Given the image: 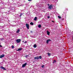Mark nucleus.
<instances>
[{
    "instance_id": "nucleus-1",
    "label": "nucleus",
    "mask_w": 73,
    "mask_h": 73,
    "mask_svg": "<svg viewBox=\"0 0 73 73\" xmlns=\"http://www.w3.org/2000/svg\"><path fill=\"white\" fill-rule=\"evenodd\" d=\"M48 9H53V5H50L48 7Z\"/></svg>"
},
{
    "instance_id": "nucleus-2",
    "label": "nucleus",
    "mask_w": 73,
    "mask_h": 73,
    "mask_svg": "<svg viewBox=\"0 0 73 73\" xmlns=\"http://www.w3.org/2000/svg\"><path fill=\"white\" fill-rule=\"evenodd\" d=\"M26 25L27 29H29V24L26 23Z\"/></svg>"
},
{
    "instance_id": "nucleus-3",
    "label": "nucleus",
    "mask_w": 73,
    "mask_h": 73,
    "mask_svg": "<svg viewBox=\"0 0 73 73\" xmlns=\"http://www.w3.org/2000/svg\"><path fill=\"white\" fill-rule=\"evenodd\" d=\"M20 41H21V39H18L16 40V42L17 43H19L20 42Z\"/></svg>"
},
{
    "instance_id": "nucleus-4",
    "label": "nucleus",
    "mask_w": 73,
    "mask_h": 73,
    "mask_svg": "<svg viewBox=\"0 0 73 73\" xmlns=\"http://www.w3.org/2000/svg\"><path fill=\"white\" fill-rule=\"evenodd\" d=\"M27 63H25L23 64L22 66V68H24V67H25V66L27 65Z\"/></svg>"
},
{
    "instance_id": "nucleus-5",
    "label": "nucleus",
    "mask_w": 73,
    "mask_h": 73,
    "mask_svg": "<svg viewBox=\"0 0 73 73\" xmlns=\"http://www.w3.org/2000/svg\"><path fill=\"white\" fill-rule=\"evenodd\" d=\"M52 41V40L50 39L46 41V43H47V44H48L49 43V41Z\"/></svg>"
},
{
    "instance_id": "nucleus-6",
    "label": "nucleus",
    "mask_w": 73,
    "mask_h": 73,
    "mask_svg": "<svg viewBox=\"0 0 73 73\" xmlns=\"http://www.w3.org/2000/svg\"><path fill=\"white\" fill-rule=\"evenodd\" d=\"M4 56H5V55L4 54L1 55L0 56V58H3V57H4Z\"/></svg>"
},
{
    "instance_id": "nucleus-7",
    "label": "nucleus",
    "mask_w": 73,
    "mask_h": 73,
    "mask_svg": "<svg viewBox=\"0 0 73 73\" xmlns=\"http://www.w3.org/2000/svg\"><path fill=\"white\" fill-rule=\"evenodd\" d=\"M47 34L48 35V36H49L50 35V32L49 31H47Z\"/></svg>"
},
{
    "instance_id": "nucleus-8",
    "label": "nucleus",
    "mask_w": 73,
    "mask_h": 73,
    "mask_svg": "<svg viewBox=\"0 0 73 73\" xmlns=\"http://www.w3.org/2000/svg\"><path fill=\"white\" fill-rule=\"evenodd\" d=\"M1 69H3V70H6V69L3 66H1Z\"/></svg>"
},
{
    "instance_id": "nucleus-9",
    "label": "nucleus",
    "mask_w": 73,
    "mask_h": 73,
    "mask_svg": "<svg viewBox=\"0 0 73 73\" xmlns=\"http://www.w3.org/2000/svg\"><path fill=\"white\" fill-rule=\"evenodd\" d=\"M35 59H36V60H38L39 59V57L37 56L34 58Z\"/></svg>"
},
{
    "instance_id": "nucleus-10",
    "label": "nucleus",
    "mask_w": 73,
    "mask_h": 73,
    "mask_svg": "<svg viewBox=\"0 0 73 73\" xmlns=\"http://www.w3.org/2000/svg\"><path fill=\"white\" fill-rule=\"evenodd\" d=\"M22 50V48H21L18 49L17 50V51H20V50Z\"/></svg>"
},
{
    "instance_id": "nucleus-11",
    "label": "nucleus",
    "mask_w": 73,
    "mask_h": 73,
    "mask_svg": "<svg viewBox=\"0 0 73 73\" xmlns=\"http://www.w3.org/2000/svg\"><path fill=\"white\" fill-rule=\"evenodd\" d=\"M33 47L34 48H36V47H37V45H36V44H35L33 45Z\"/></svg>"
},
{
    "instance_id": "nucleus-12",
    "label": "nucleus",
    "mask_w": 73,
    "mask_h": 73,
    "mask_svg": "<svg viewBox=\"0 0 73 73\" xmlns=\"http://www.w3.org/2000/svg\"><path fill=\"white\" fill-rule=\"evenodd\" d=\"M37 17H35L34 18V20H35V21H36V20H37Z\"/></svg>"
},
{
    "instance_id": "nucleus-13",
    "label": "nucleus",
    "mask_w": 73,
    "mask_h": 73,
    "mask_svg": "<svg viewBox=\"0 0 73 73\" xmlns=\"http://www.w3.org/2000/svg\"><path fill=\"white\" fill-rule=\"evenodd\" d=\"M47 54H48V56H50V54H51L49 53V52H48L47 53Z\"/></svg>"
},
{
    "instance_id": "nucleus-14",
    "label": "nucleus",
    "mask_w": 73,
    "mask_h": 73,
    "mask_svg": "<svg viewBox=\"0 0 73 73\" xmlns=\"http://www.w3.org/2000/svg\"><path fill=\"white\" fill-rule=\"evenodd\" d=\"M19 32H20V30L19 29L17 31V33H19Z\"/></svg>"
},
{
    "instance_id": "nucleus-15",
    "label": "nucleus",
    "mask_w": 73,
    "mask_h": 73,
    "mask_svg": "<svg viewBox=\"0 0 73 73\" xmlns=\"http://www.w3.org/2000/svg\"><path fill=\"white\" fill-rule=\"evenodd\" d=\"M30 24H31V25H33V22H31Z\"/></svg>"
},
{
    "instance_id": "nucleus-16",
    "label": "nucleus",
    "mask_w": 73,
    "mask_h": 73,
    "mask_svg": "<svg viewBox=\"0 0 73 73\" xmlns=\"http://www.w3.org/2000/svg\"><path fill=\"white\" fill-rule=\"evenodd\" d=\"M38 28H40V27H41V25H38Z\"/></svg>"
},
{
    "instance_id": "nucleus-17",
    "label": "nucleus",
    "mask_w": 73,
    "mask_h": 73,
    "mask_svg": "<svg viewBox=\"0 0 73 73\" xmlns=\"http://www.w3.org/2000/svg\"><path fill=\"white\" fill-rule=\"evenodd\" d=\"M39 58H40V59H41L42 58V57H41V56H40Z\"/></svg>"
},
{
    "instance_id": "nucleus-18",
    "label": "nucleus",
    "mask_w": 73,
    "mask_h": 73,
    "mask_svg": "<svg viewBox=\"0 0 73 73\" xmlns=\"http://www.w3.org/2000/svg\"><path fill=\"white\" fill-rule=\"evenodd\" d=\"M55 62H56V60H54V62H53V64H54V63Z\"/></svg>"
},
{
    "instance_id": "nucleus-19",
    "label": "nucleus",
    "mask_w": 73,
    "mask_h": 73,
    "mask_svg": "<svg viewBox=\"0 0 73 73\" xmlns=\"http://www.w3.org/2000/svg\"><path fill=\"white\" fill-rule=\"evenodd\" d=\"M23 15V13H21L20 15V17H21V16H22V15Z\"/></svg>"
},
{
    "instance_id": "nucleus-20",
    "label": "nucleus",
    "mask_w": 73,
    "mask_h": 73,
    "mask_svg": "<svg viewBox=\"0 0 73 73\" xmlns=\"http://www.w3.org/2000/svg\"><path fill=\"white\" fill-rule=\"evenodd\" d=\"M0 40H4V38H0Z\"/></svg>"
},
{
    "instance_id": "nucleus-21",
    "label": "nucleus",
    "mask_w": 73,
    "mask_h": 73,
    "mask_svg": "<svg viewBox=\"0 0 73 73\" xmlns=\"http://www.w3.org/2000/svg\"><path fill=\"white\" fill-rule=\"evenodd\" d=\"M58 18H59V19H61V17L59 16H58Z\"/></svg>"
},
{
    "instance_id": "nucleus-22",
    "label": "nucleus",
    "mask_w": 73,
    "mask_h": 73,
    "mask_svg": "<svg viewBox=\"0 0 73 73\" xmlns=\"http://www.w3.org/2000/svg\"><path fill=\"white\" fill-rule=\"evenodd\" d=\"M28 55H26L25 56V57L27 58V57H28Z\"/></svg>"
},
{
    "instance_id": "nucleus-23",
    "label": "nucleus",
    "mask_w": 73,
    "mask_h": 73,
    "mask_svg": "<svg viewBox=\"0 0 73 73\" xmlns=\"http://www.w3.org/2000/svg\"><path fill=\"white\" fill-rule=\"evenodd\" d=\"M47 18L48 19H49V18H50V16H48V17H47Z\"/></svg>"
},
{
    "instance_id": "nucleus-24",
    "label": "nucleus",
    "mask_w": 73,
    "mask_h": 73,
    "mask_svg": "<svg viewBox=\"0 0 73 73\" xmlns=\"http://www.w3.org/2000/svg\"><path fill=\"white\" fill-rule=\"evenodd\" d=\"M12 48L13 49V48H14V46H12Z\"/></svg>"
},
{
    "instance_id": "nucleus-25",
    "label": "nucleus",
    "mask_w": 73,
    "mask_h": 73,
    "mask_svg": "<svg viewBox=\"0 0 73 73\" xmlns=\"http://www.w3.org/2000/svg\"><path fill=\"white\" fill-rule=\"evenodd\" d=\"M44 66L43 65L42 66V68H44Z\"/></svg>"
},
{
    "instance_id": "nucleus-26",
    "label": "nucleus",
    "mask_w": 73,
    "mask_h": 73,
    "mask_svg": "<svg viewBox=\"0 0 73 73\" xmlns=\"http://www.w3.org/2000/svg\"><path fill=\"white\" fill-rule=\"evenodd\" d=\"M0 47H3V46H2L1 45H0Z\"/></svg>"
},
{
    "instance_id": "nucleus-27",
    "label": "nucleus",
    "mask_w": 73,
    "mask_h": 73,
    "mask_svg": "<svg viewBox=\"0 0 73 73\" xmlns=\"http://www.w3.org/2000/svg\"><path fill=\"white\" fill-rule=\"evenodd\" d=\"M30 32H31V33H33V31H31Z\"/></svg>"
},
{
    "instance_id": "nucleus-28",
    "label": "nucleus",
    "mask_w": 73,
    "mask_h": 73,
    "mask_svg": "<svg viewBox=\"0 0 73 73\" xmlns=\"http://www.w3.org/2000/svg\"><path fill=\"white\" fill-rule=\"evenodd\" d=\"M29 1H31L32 0H28Z\"/></svg>"
},
{
    "instance_id": "nucleus-29",
    "label": "nucleus",
    "mask_w": 73,
    "mask_h": 73,
    "mask_svg": "<svg viewBox=\"0 0 73 73\" xmlns=\"http://www.w3.org/2000/svg\"><path fill=\"white\" fill-rule=\"evenodd\" d=\"M52 22L53 23H54V21H52Z\"/></svg>"
},
{
    "instance_id": "nucleus-30",
    "label": "nucleus",
    "mask_w": 73,
    "mask_h": 73,
    "mask_svg": "<svg viewBox=\"0 0 73 73\" xmlns=\"http://www.w3.org/2000/svg\"><path fill=\"white\" fill-rule=\"evenodd\" d=\"M25 43H26L27 42V41H25V42H24Z\"/></svg>"
},
{
    "instance_id": "nucleus-31",
    "label": "nucleus",
    "mask_w": 73,
    "mask_h": 73,
    "mask_svg": "<svg viewBox=\"0 0 73 73\" xmlns=\"http://www.w3.org/2000/svg\"><path fill=\"white\" fill-rule=\"evenodd\" d=\"M22 42H24V41H22Z\"/></svg>"
},
{
    "instance_id": "nucleus-32",
    "label": "nucleus",
    "mask_w": 73,
    "mask_h": 73,
    "mask_svg": "<svg viewBox=\"0 0 73 73\" xmlns=\"http://www.w3.org/2000/svg\"><path fill=\"white\" fill-rule=\"evenodd\" d=\"M48 5H49V4H48Z\"/></svg>"
}]
</instances>
